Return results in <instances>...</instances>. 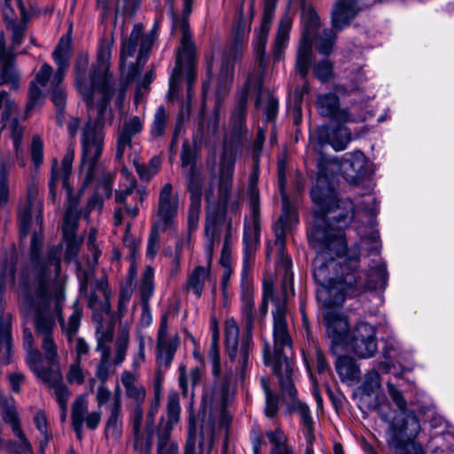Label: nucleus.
Listing matches in <instances>:
<instances>
[{"label":"nucleus","instance_id":"e433bc0d","mask_svg":"<svg viewBox=\"0 0 454 454\" xmlns=\"http://www.w3.org/2000/svg\"><path fill=\"white\" fill-rule=\"evenodd\" d=\"M20 82V73L15 66L12 53L2 52V85L17 90Z\"/></svg>","mask_w":454,"mask_h":454},{"label":"nucleus","instance_id":"09e8293b","mask_svg":"<svg viewBox=\"0 0 454 454\" xmlns=\"http://www.w3.org/2000/svg\"><path fill=\"white\" fill-rule=\"evenodd\" d=\"M247 111V98L245 97L241 98L236 106L232 115H231V122L234 128V138L239 139L241 132L243 121L246 116Z\"/></svg>","mask_w":454,"mask_h":454},{"label":"nucleus","instance_id":"5fc2aeb1","mask_svg":"<svg viewBox=\"0 0 454 454\" xmlns=\"http://www.w3.org/2000/svg\"><path fill=\"white\" fill-rule=\"evenodd\" d=\"M270 24L268 21L262 20L259 31L254 42V47L258 58H262L264 53L265 44L268 38V34L270 28Z\"/></svg>","mask_w":454,"mask_h":454},{"label":"nucleus","instance_id":"a18cd8bd","mask_svg":"<svg viewBox=\"0 0 454 454\" xmlns=\"http://www.w3.org/2000/svg\"><path fill=\"white\" fill-rule=\"evenodd\" d=\"M292 26V20L288 15H286L280 20L277 37L275 40V53L276 57L279 58L280 51L286 47L289 31Z\"/></svg>","mask_w":454,"mask_h":454},{"label":"nucleus","instance_id":"13d9d810","mask_svg":"<svg viewBox=\"0 0 454 454\" xmlns=\"http://www.w3.org/2000/svg\"><path fill=\"white\" fill-rule=\"evenodd\" d=\"M77 222L78 214L72 206H69L65 213L64 223L62 227L63 236L65 239H67L68 236H74Z\"/></svg>","mask_w":454,"mask_h":454},{"label":"nucleus","instance_id":"ea45409f","mask_svg":"<svg viewBox=\"0 0 454 454\" xmlns=\"http://www.w3.org/2000/svg\"><path fill=\"white\" fill-rule=\"evenodd\" d=\"M180 412L181 408L178 395L176 393L169 394L167 401V421L163 426L162 431L159 434H168V435L170 436L172 428L179 422Z\"/></svg>","mask_w":454,"mask_h":454},{"label":"nucleus","instance_id":"c03bdc74","mask_svg":"<svg viewBox=\"0 0 454 454\" xmlns=\"http://www.w3.org/2000/svg\"><path fill=\"white\" fill-rule=\"evenodd\" d=\"M88 303L94 311L101 313H107L109 311V293L103 283L99 284L97 290L90 294Z\"/></svg>","mask_w":454,"mask_h":454},{"label":"nucleus","instance_id":"4468645a","mask_svg":"<svg viewBox=\"0 0 454 454\" xmlns=\"http://www.w3.org/2000/svg\"><path fill=\"white\" fill-rule=\"evenodd\" d=\"M252 331L253 328L248 330L246 327L245 334L239 339V328L237 322L234 319H230L225 323V348L241 378H244L245 372L249 365V353L253 347Z\"/></svg>","mask_w":454,"mask_h":454},{"label":"nucleus","instance_id":"de8ad7c7","mask_svg":"<svg viewBox=\"0 0 454 454\" xmlns=\"http://www.w3.org/2000/svg\"><path fill=\"white\" fill-rule=\"evenodd\" d=\"M74 157V152L73 149H68L67 153L62 160L61 168H57L58 161L53 160L52 169L58 173V179H60L64 188L67 189V179L72 170V164Z\"/></svg>","mask_w":454,"mask_h":454},{"label":"nucleus","instance_id":"5701e85b","mask_svg":"<svg viewBox=\"0 0 454 454\" xmlns=\"http://www.w3.org/2000/svg\"><path fill=\"white\" fill-rule=\"evenodd\" d=\"M101 421V412L93 411L89 412V401L85 395L78 396L72 404L71 423L79 440L82 439L83 426L95 430Z\"/></svg>","mask_w":454,"mask_h":454},{"label":"nucleus","instance_id":"774afa93","mask_svg":"<svg viewBox=\"0 0 454 454\" xmlns=\"http://www.w3.org/2000/svg\"><path fill=\"white\" fill-rule=\"evenodd\" d=\"M31 157L32 160L36 168H38L43 160V142L42 140L35 137L31 144Z\"/></svg>","mask_w":454,"mask_h":454},{"label":"nucleus","instance_id":"20e7f679","mask_svg":"<svg viewBox=\"0 0 454 454\" xmlns=\"http://www.w3.org/2000/svg\"><path fill=\"white\" fill-rule=\"evenodd\" d=\"M50 263L52 269L45 270L46 262L38 261L35 270L32 272V284L22 298L21 309L28 316L35 317L37 335L42 336V348L51 368L59 367L57 347L51 333L56 318L62 324V329L69 342L78 331L82 313L75 309L65 325L60 316L61 306L65 300L63 280L59 278V250L54 248L50 254Z\"/></svg>","mask_w":454,"mask_h":454},{"label":"nucleus","instance_id":"052dcab7","mask_svg":"<svg viewBox=\"0 0 454 454\" xmlns=\"http://www.w3.org/2000/svg\"><path fill=\"white\" fill-rule=\"evenodd\" d=\"M67 380L70 384L82 385L85 380V373L82 368V362L74 361L68 368Z\"/></svg>","mask_w":454,"mask_h":454},{"label":"nucleus","instance_id":"f03ea898","mask_svg":"<svg viewBox=\"0 0 454 454\" xmlns=\"http://www.w3.org/2000/svg\"><path fill=\"white\" fill-rule=\"evenodd\" d=\"M317 255L313 262V275L318 287L317 299L322 306V322L325 334L330 341L333 354L346 349L350 331L348 316L340 310L347 296H355L365 290L376 287L374 280L364 281L356 271L359 263L358 255L341 258L340 262L327 256L335 254L341 257L347 249L336 253V247L332 249L325 244L313 247Z\"/></svg>","mask_w":454,"mask_h":454},{"label":"nucleus","instance_id":"6e6d98bb","mask_svg":"<svg viewBox=\"0 0 454 454\" xmlns=\"http://www.w3.org/2000/svg\"><path fill=\"white\" fill-rule=\"evenodd\" d=\"M266 436L270 442L273 445L270 451H276L277 450L287 449L291 446L287 443V437L279 427L275 430H269L266 432Z\"/></svg>","mask_w":454,"mask_h":454},{"label":"nucleus","instance_id":"473e14b6","mask_svg":"<svg viewBox=\"0 0 454 454\" xmlns=\"http://www.w3.org/2000/svg\"><path fill=\"white\" fill-rule=\"evenodd\" d=\"M43 381L54 390V395L60 410L66 411L70 392L67 387L63 383L60 368L58 366L51 368L50 375L43 376Z\"/></svg>","mask_w":454,"mask_h":454},{"label":"nucleus","instance_id":"1a4fd4ad","mask_svg":"<svg viewBox=\"0 0 454 454\" xmlns=\"http://www.w3.org/2000/svg\"><path fill=\"white\" fill-rule=\"evenodd\" d=\"M156 28L157 26L154 25L150 34L143 35L142 25L136 24L129 38L122 41L120 69L127 82L136 78L140 71L139 66L146 61L155 40Z\"/></svg>","mask_w":454,"mask_h":454},{"label":"nucleus","instance_id":"bf43d9fd","mask_svg":"<svg viewBox=\"0 0 454 454\" xmlns=\"http://www.w3.org/2000/svg\"><path fill=\"white\" fill-rule=\"evenodd\" d=\"M157 454H178V445L176 442L170 441L168 434H159Z\"/></svg>","mask_w":454,"mask_h":454},{"label":"nucleus","instance_id":"412c9836","mask_svg":"<svg viewBox=\"0 0 454 454\" xmlns=\"http://www.w3.org/2000/svg\"><path fill=\"white\" fill-rule=\"evenodd\" d=\"M375 328L370 324L360 321L348 333L346 348H350L358 357H372L377 350Z\"/></svg>","mask_w":454,"mask_h":454},{"label":"nucleus","instance_id":"864d4df0","mask_svg":"<svg viewBox=\"0 0 454 454\" xmlns=\"http://www.w3.org/2000/svg\"><path fill=\"white\" fill-rule=\"evenodd\" d=\"M2 364H11L13 361L12 339L9 327L2 328Z\"/></svg>","mask_w":454,"mask_h":454},{"label":"nucleus","instance_id":"f257e3e1","mask_svg":"<svg viewBox=\"0 0 454 454\" xmlns=\"http://www.w3.org/2000/svg\"><path fill=\"white\" fill-rule=\"evenodd\" d=\"M113 44L112 38L99 42L97 66L92 67L89 72L86 71L88 55H81L75 65V88L87 104L90 118L82 131L80 169L86 184L93 179L95 167L102 153L104 133L101 128L110 124L113 120L108 103L114 100L115 106L121 108L125 98V87L117 86L109 74Z\"/></svg>","mask_w":454,"mask_h":454},{"label":"nucleus","instance_id":"c9c22d12","mask_svg":"<svg viewBox=\"0 0 454 454\" xmlns=\"http://www.w3.org/2000/svg\"><path fill=\"white\" fill-rule=\"evenodd\" d=\"M121 403L120 387H116L110 414L106 420L105 433L106 437L118 438L121 432Z\"/></svg>","mask_w":454,"mask_h":454},{"label":"nucleus","instance_id":"f3484780","mask_svg":"<svg viewBox=\"0 0 454 454\" xmlns=\"http://www.w3.org/2000/svg\"><path fill=\"white\" fill-rule=\"evenodd\" d=\"M32 17L23 0H3L2 20L10 35L12 49L18 48L23 42L27 23Z\"/></svg>","mask_w":454,"mask_h":454},{"label":"nucleus","instance_id":"a211bd4d","mask_svg":"<svg viewBox=\"0 0 454 454\" xmlns=\"http://www.w3.org/2000/svg\"><path fill=\"white\" fill-rule=\"evenodd\" d=\"M72 53L71 35L67 34L60 38L57 47L52 52V58L57 66V70L50 80V84L51 88L56 89L53 91L52 101L59 109H62L64 106L66 95L63 90L59 88V86L66 76Z\"/></svg>","mask_w":454,"mask_h":454},{"label":"nucleus","instance_id":"603ef678","mask_svg":"<svg viewBox=\"0 0 454 454\" xmlns=\"http://www.w3.org/2000/svg\"><path fill=\"white\" fill-rule=\"evenodd\" d=\"M168 317L167 316H163L161 317L160 325L158 330V338H157V348L160 350H168L172 349L176 347L178 342V339L176 336L172 340L171 344L168 341Z\"/></svg>","mask_w":454,"mask_h":454},{"label":"nucleus","instance_id":"c85d7f7f","mask_svg":"<svg viewBox=\"0 0 454 454\" xmlns=\"http://www.w3.org/2000/svg\"><path fill=\"white\" fill-rule=\"evenodd\" d=\"M5 119L4 128L10 130L13 147L17 155L20 153L23 128L18 123V108L14 102L2 92V121Z\"/></svg>","mask_w":454,"mask_h":454},{"label":"nucleus","instance_id":"aec40b11","mask_svg":"<svg viewBox=\"0 0 454 454\" xmlns=\"http://www.w3.org/2000/svg\"><path fill=\"white\" fill-rule=\"evenodd\" d=\"M215 433V420L203 419L200 428H197L194 418L190 416L184 454H211Z\"/></svg>","mask_w":454,"mask_h":454},{"label":"nucleus","instance_id":"7c9ffc66","mask_svg":"<svg viewBox=\"0 0 454 454\" xmlns=\"http://www.w3.org/2000/svg\"><path fill=\"white\" fill-rule=\"evenodd\" d=\"M360 11L357 0H336L331 12V22L333 28L342 30Z\"/></svg>","mask_w":454,"mask_h":454},{"label":"nucleus","instance_id":"69168bd1","mask_svg":"<svg viewBox=\"0 0 454 454\" xmlns=\"http://www.w3.org/2000/svg\"><path fill=\"white\" fill-rule=\"evenodd\" d=\"M67 241V248L65 253V259L67 262H71L78 254L81 247V240L76 239L74 236H68L65 239Z\"/></svg>","mask_w":454,"mask_h":454},{"label":"nucleus","instance_id":"a19ab883","mask_svg":"<svg viewBox=\"0 0 454 454\" xmlns=\"http://www.w3.org/2000/svg\"><path fill=\"white\" fill-rule=\"evenodd\" d=\"M340 105L339 97L332 92L318 95L316 101L318 114L331 121H333Z\"/></svg>","mask_w":454,"mask_h":454},{"label":"nucleus","instance_id":"9b49d317","mask_svg":"<svg viewBox=\"0 0 454 454\" xmlns=\"http://www.w3.org/2000/svg\"><path fill=\"white\" fill-rule=\"evenodd\" d=\"M178 207V195L174 193L172 184L166 183L159 192L156 220L148 239L147 255L151 258L154 257L160 247V231H165L174 225Z\"/></svg>","mask_w":454,"mask_h":454},{"label":"nucleus","instance_id":"37998d69","mask_svg":"<svg viewBox=\"0 0 454 454\" xmlns=\"http://www.w3.org/2000/svg\"><path fill=\"white\" fill-rule=\"evenodd\" d=\"M34 423L40 434L38 438L39 451L41 454H44L52 436L44 412L42 411H37L34 417Z\"/></svg>","mask_w":454,"mask_h":454},{"label":"nucleus","instance_id":"338daca9","mask_svg":"<svg viewBox=\"0 0 454 454\" xmlns=\"http://www.w3.org/2000/svg\"><path fill=\"white\" fill-rule=\"evenodd\" d=\"M314 72L321 82H326L333 75L332 64L328 60H323L315 66Z\"/></svg>","mask_w":454,"mask_h":454},{"label":"nucleus","instance_id":"79ce46f5","mask_svg":"<svg viewBox=\"0 0 454 454\" xmlns=\"http://www.w3.org/2000/svg\"><path fill=\"white\" fill-rule=\"evenodd\" d=\"M335 369L342 381H353L359 379V369L355 360L349 356H338Z\"/></svg>","mask_w":454,"mask_h":454},{"label":"nucleus","instance_id":"7ed1b4c3","mask_svg":"<svg viewBox=\"0 0 454 454\" xmlns=\"http://www.w3.org/2000/svg\"><path fill=\"white\" fill-rule=\"evenodd\" d=\"M366 163V157L359 151L341 161L336 158L319 160L316 184L311 189V198L317 209L312 215L308 230V239L312 247L325 244L330 250L334 245L337 254L346 250L347 244L340 229L353 220L354 205L348 200L336 199L333 179L340 171L348 183L356 184L364 177Z\"/></svg>","mask_w":454,"mask_h":454},{"label":"nucleus","instance_id":"cd10ccee","mask_svg":"<svg viewBox=\"0 0 454 454\" xmlns=\"http://www.w3.org/2000/svg\"><path fill=\"white\" fill-rule=\"evenodd\" d=\"M138 199L142 200V195L136 190V185L133 182H131L124 190L116 192L115 200L119 204V207L114 211L115 225H120L121 223L124 213L131 218H135L137 216L138 212L137 201Z\"/></svg>","mask_w":454,"mask_h":454},{"label":"nucleus","instance_id":"39448f33","mask_svg":"<svg viewBox=\"0 0 454 454\" xmlns=\"http://www.w3.org/2000/svg\"><path fill=\"white\" fill-rule=\"evenodd\" d=\"M389 397L402 414L388 421L389 442L395 449L396 454H425L422 446L416 442L421 430L420 423L412 410H409L403 393L392 382H387Z\"/></svg>","mask_w":454,"mask_h":454},{"label":"nucleus","instance_id":"393cba45","mask_svg":"<svg viewBox=\"0 0 454 454\" xmlns=\"http://www.w3.org/2000/svg\"><path fill=\"white\" fill-rule=\"evenodd\" d=\"M363 392L367 397L375 395L373 403L371 404L383 420H388V410L390 404L381 391V381L379 372L372 369L365 376L362 386Z\"/></svg>","mask_w":454,"mask_h":454},{"label":"nucleus","instance_id":"58836bf2","mask_svg":"<svg viewBox=\"0 0 454 454\" xmlns=\"http://www.w3.org/2000/svg\"><path fill=\"white\" fill-rule=\"evenodd\" d=\"M209 267L196 266L188 275L184 289L200 298L202 295L205 283L209 278Z\"/></svg>","mask_w":454,"mask_h":454},{"label":"nucleus","instance_id":"2eb2a0df","mask_svg":"<svg viewBox=\"0 0 454 454\" xmlns=\"http://www.w3.org/2000/svg\"><path fill=\"white\" fill-rule=\"evenodd\" d=\"M208 358L212 364V373L215 377V388L211 395L212 405L215 408L223 409L231 401L233 395L231 387L233 375L231 372L221 373L219 356V331L214 327L211 338V348L208 351Z\"/></svg>","mask_w":454,"mask_h":454},{"label":"nucleus","instance_id":"b1692460","mask_svg":"<svg viewBox=\"0 0 454 454\" xmlns=\"http://www.w3.org/2000/svg\"><path fill=\"white\" fill-rule=\"evenodd\" d=\"M2 415L4 421L10 425L13 434L19 439V442L9 441L5 445L6 450L10 454H33L32 445L20 427L12 400L7 401L4 407L2 403Z\"/></svg>","mask_w":454,"mask_h":454},{"label":"nucleus","instance_id":"c756f323","mask_svg":"<svg viewBox=\"0 0 454 454\" xmlns=\"http://www.w3.org/2000/svg\"><path fill=\"white\" fill-rule=\"evenodd\" d=\"M321 144H329L335 151H343L351 141V132L345 125L337 127L321 126L317 129Z\"/></svg>","mask_w":454,"mask_h":454},{"label":"nucleus","instance_id":"2f4dec72","mask_svg":"<svg viewBox=\"0 0 454 454\" xmlns=\"http://www.w3.org/2000/svg\"><path fill=\"white\" fill-rule=\"evenodd\" d=\"M52 68L47 63H43L39 71L37 72L35 78L31 82L29 89V100L27 104L26 110L30 112L36 106H39L43 101V92L41 88L45 87L50 78H52Z\"/></svg>","mask_w":454,"mask_h":454},{"label":"nucleus","instance_id":"f8f14e48","mask_svg":"<svg viewBox=\"0 0 454 454\" xmlns=\"http://www.w3.org/2000/svg\"><path fill=\"white\" fill-rule=\"evenodd\" d=\"M259 240L260 237H256L254 232L252 236H243L244 256L240 281V300L242 317L248 330L254 328V285L249 273L259 246Z\"/></svg>","mask_w":454,"mask_h":454},{"label":"nucleus","instance_id":"0eeeda50","mask_svg":"<svg viewBox=\"0 0 454 454\" xmlns=\"http://www.w3.org/2000/svg\"><path fill=\"white\" fill-rule=\"evenodd\" d=\"M236 154L237 145L229 146L227 143H225L221 161L217 200L214 198L211 191L206 192L207 209L205 223V237L207 240H220L221 222L219 218V209L221 207L226 206L229 199Z\"/></svg>","mask_w":454,"mask_h":454},{"label":"nucleus","instance_id":"8fccbe9b","mask_svg":"<svg viewBox=\"0 0 454 454\" xmlns=\"http://www.w3.org/2000/svg\"><path fill=\"white\" fill-rule=\"evenodd\" d=\"M154 271L151 266H147L144 271L141 282H140V294L141 298L144 301H147L154 292L153 283Z\"/></svg>","mask_w":454,"mask_h":454},{"label":"nucleus","instance_id":"9d476101","mask_svg":"<svg viewBox=\"0 0 454 454\" xmlns=\"http://www.w3.org/2000/svg\"><path fill=\"white\" fill-rule=\"evenodd\" d=\"M39 188L37 182L33 180L27 186V205L24 209L20 211V235L22 237L27 236L28 231L34 225L41 231L43 223V202L38 199ZM41 243V235L37 233L35 229L34 234L31 238V262L33 265V270H35V264L38 261L46 262L45 270L52 269L50 263V254L52 249L58 248L59 250V257L61 256V249L59 247H51L47 256L41 257L37 254Z\"/></svg>","mask_w":454,"mask_h":454},{"label":"nucleus","instance_id":"f704fd0d","mask_svg":"<svg viewBox=\"0 0 454 454\" xmlns=\"http://www.w3.org/2000/svg\"><path fill=\"white\" fill-rule=\"evenodd\" d=\"M121 381L125 388L126 395L137 404H142L146 396V390L138 381V373L123 371L121 374Z\"/></svg>","mask_w":454,"mask_h":454},{"label":"nucleus","instance_id":"4c0bfd02","mask_svg":"<svg viewBox=\"0 0 454 454\" xmlns=\"http://www.w3.org/2000/svg\"><path fill=\"white\" fill-rule=\"evenodd\" d=\"M142 129L143 124L139 117H133L124 123L123 130L117 141L116 158L118 160L122 158L125 149L130 146L132 137L141 132Z\"/></svg>","mask_w":454,"mask_h":454},{"label":"nucleus","instance_id":"680f3d73","mask_svg":"<svg viewBox=\"0 0 454 454\" xmlns=\"http://www.w3.org/2000/svg\"><path fill=\"white\" fill-rule=\"evenodd\" d=\"M200 215V199L191 198V204L188 211V226L189 231H192L198 226Z\"/></svg>","mask_w":454,"mask_h":454},{"label":"nucleus","instance_id":"49530a36","mask_svg":"<svg viewBox=\"0 0 454 454\" xmlns=\"http://www.w3.org/2000/svg\"><path fill=\"white\" fill-rule=\"evenodd\" d=\"M137 350L132 355V364L130 372L138 373L140 366L145 362V347L146 342H153L151 337H147L141 333L137 334Z\"/></svg>","mask_w":454,"mask_h":454},{"label":"nucleus","instance_id":"0e129e2a","mask_svg":"<svg viewBox=\"0 0 454 454\" xmlns=\"http://www.w3.org/2000/svg\"><path fill=\"white\" fill-rule=\"evenodd\" d=\"M335 42V35L331 30H325L319 38L317 49L324 55H328Z\"/></svg>","mask_w":454,"mask_h":454},{"label":"nucleus","instance_id":"4be33fe9","mask_svg":"<svg viewBox=\"0 0 454 454\" xmlns=\"http://www.w3.org/2000/svg\"><path fill=\"white\" fill-rule=\"evenodd\" d=\"M286 185V171L282 164L278 166V188L282 196V213L278 218V221L274 226L275 231V246L278 247L280 253L283 252L286 239L285 230L291 227L293 224L298 222V216L296 211L289 204L286 194L285 193Z\"/></svg>","mask_w":454,"mask_h":454},{"label":"nucleus","instance_id":"dca6fc26","mask_svg":"<svg viewBox=\"0 0 454 454\" xmlns=\"http://www.w3.org/2000/svg\"><path fill=\"white\" fill-rule=\"evenodd\" d=\"M262 300L274 301L275 309L273 314V337L274 356L289 353L292 349L291 338L287 332L286 316L287 313L285 300H274V285L271 279H264L262 284Z\"/></svg>","mask_w":454,"mask_h":454},{"label":"nucleus","instance_id":"423d86ee","mask_svg":"<svg viewBox=\"0 0 454 454\" xmlns=\"http://www.w3.org/2000/svg\"><path fill=\"white\" fill-rule=\"evenodd\" d=\"M270 345L265 342L263 348V356L266 364H271L273 372L278 377L279 383L285 397L293 400L291 410L300 416V423L304 437L309 444H313L315 441L314 430L315 422L312 418L309 406L300 401L295 400L296 388L293 383V363L288 357V353L273 356L271 359L269 356Z\"/></svg>","mask_w":454,"mask_h":454},{"label":"nucleus","instance_id":"72a5a7b5","mask_svg":"<svg viewBox=\"0 0 454 454\" xmlns=\"http://www.w3.org/2000/svg\"><path fill=\"white\" fill-rule=\"evenodd\" d=\"M367 112L364 104L353 102L349 106L340 105L337 113L333 115L332 121L345 125L347 123H357L367 119Z\"/></svg>","mask_w":454,"mask_h":454},{"label":"nucleus","instance_id":"3c124183","mask_svg":"<svg viewBox=\"0 0 454 454\" xmlns=\"http://www.w3.org/2000/svg\"><path fill=\"white\" fill-rule=\"evenodd\" d=\"M27 362L30 369L40 378L43 380V376H48L51 373V367L43 369L41 365V354L36 349H28Z\"/></svg>","mask_w":454,"mask_h":454},{"label":"nucleus","instance_id":"6e6552de","mask_svg":"<svg viewBox=\"0 0 454 454\" xmlns=\"http://www.w3.org/2000/svg\"><path fill=\"white\" fill-rule=\"evenodd\" d=\"M173 31L181 34L180 47L176 52V67L169 79V94L175 97L178 85L184 74L187 81V96L192 97V86L195 80V47L192 42L189 32V24L186 18L176 19L173 22Z\"/></svg>","mask_w":454,"mask_h":454},{"label":"nucleus","instance_id":"4d7b16f0","mask_svg":"<svg viewBox=\"0 0 454 454\" xmlns=\"http://www.w3.org/2000/svg\"><path fill=\"white\" fill-rule=\"evenodd\" d=\"M184 175L188 180V190L191 192V198L197 197L200 199L202 187V176L200 172L195 168Z\"/></svg>","mask_w":454,"mask_h":454},{"label":"nucleus","instance_id":"6ab92c4d","mask_svg":"<svg viewBox=\"0 0 454 454\" xmlns=\"http://www.w3.org/2000/svg\"><path fill=\"white\" fill-rule=\"evenodd\" d=\"M303 24L302 38L297 51L296 68L302 78L306 77L311 60V42L313 33L319 26V17L311 7H303L301 12Z\"/></svg>","mask_w":454,"mask_h":454},{"label":"nucleus","instance_id":"ddd939ff","mask_svg":"<svg viewBox=\"0 0 454 454\" xmlns=\"http://www.w3.org/2000/svg\"><path fill=\"white\" fill-rule=\"evenodd\" d=\"M247 35L245 26L239 24L235 31L231 42L228 44L226 51L219 63L215 67L213 63H208L207 71L210 75L215 73V69H218L216 75V82L219 88L216 90L217 97H224L229 90V84L233 77V63L240 56Z\"/></svg>","mask_w":454,"mask_h":454},{"label":"nucleus","instance_id":"e2e57ef3","mask_svg":"<svg viewBox=\"0 0 454 454\" xmlns=\"http://www.w3.org/2000/svg\"><path fill=\"white\" fill-rule=\"evenodd\" d=\"M166 112L165 109L160 106L157 109L152 126V134L153 136L160 137L163 134L166 126Z\"/></svg>","mask_w":454,"mask_h":454},{"label":"nucleus","instance_id":"bb28decb","mask_svg":"<svg viewBox=\"0 0 454 454\" xmlns=\"http://www.w3.org/2000/svg\"><path fill=\"white\" fill-rule=\"evenodd\" d=\"M258 176V168L255 167L249 177L247 189V200L251 211V219L245 223L243 236H252L254 231L255 236L260 237V200L259 191L256 187Z\"/></svg>","mask_w":454,"mask_h":454},{"label":"nucleus","instance_id":"a878e982","mask_svg":"<svg viewBox=\"0 0 454 454\" xmlns=\"http://www.w3.org/2000/svg\"><path fill=\"white\" fill-rule=\"evenodd\" d=\"M144 412L141 404H137L131 417L132 432L134 436V449L139 454H150L153 435L152 425L146 422L142 426Z\"/></svg>","mask_w":454,"mask_h":454}]
</instances>
